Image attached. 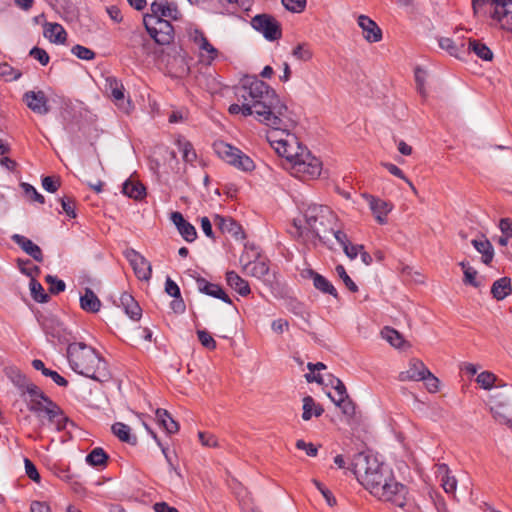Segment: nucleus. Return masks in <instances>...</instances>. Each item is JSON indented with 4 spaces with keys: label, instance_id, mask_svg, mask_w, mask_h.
<instances>
[{
    "label": "nucleus",
    "instance_id": "obj_1",
    "mask_svg": "<svg viewBox=\"0 0 512 512\" xmlns=\"http://www.w3.org/2000/svg\"><path fill=\"white\" fill-rule=\"evenodd\" d=\"M238 103L229 106L230 114L254 116L260 123L268 127H288L286 118V104L281 101L277 93L264 81L246 77L240 86L235 89Z\"/></svg>",
    "mask_w": 512,
    "mask_h": 512
},
{
    "label": "nucleus",
    "instance_id": "obj_2",
    "mask_svg": "<svg viewBox=\"0 0 512 512\" xmlns=\"http://www.w3.org/2000/svg\"><path fill=\"white\" fill-rule=\"evenodd\" d=\"M353 466L357 479L371 494L398 507L405 505L407 487L397 482L392 471L376 457L360 453L355 457Z\"/></svg>",
    "mask_w": 512,
    "mask_h": 512
},
{
    "label": "nucleus",
    "instance_id": "obj_3",
    "mask_svg": "<svg viewBox=\"0 0 512 512\" xmlns=\"http://www.w3.org/2000/svg\"><path fill=\"white\" fill-rule=\"evenodd\" d=\"M286 118L290 125L284 128L271 127L273 131L267 134V141L279 156L287 160L296 176L314 179L321 174L322 163L289 132L294 127V121L289 116L287 106Z\"/></svg>",
    "mask_w": 512,
    "mask_h": 512
},
{
    "label": "nucleus",
    "instance_id": "obj_4",
    "mask_svg": "<svg viewBox=\"0 0 512 512\" xmlns=\"http://www.w3.org/2000/svg\"><path fill=\"white\" fill-rule=\"evenodd\" d=\"M70 368L85 377L104 381L108 377L106 362L92 347L85 343H71L67 348Z\"/></svg>",
    "mask_w": 512,
    "mask_h": 512
},
{
    "label": "nucleus",
    "instance_id": "obj_5",
    "mask_svg": "<svg viewBox=\"0 0 512 512\" xmlns=\"http://www.w3.org/2000/svg\"><path fill=\"white\" fill-rule=\"evenodd\" d=\"M474 12L489 13L502 28L512 31V0H472Z\"/></svg>",
    "mask_w": 512,
    "mask_h": 512
},
{
    "label": "nucleus",
    "instance_id": "obj_6",
    "mask_svg": "<svg viewBox=\"0 0 512 512\" xmlns=\"http://www.w3.org/2000/svg\"><path fill=\"white\" fill-rule=\"evenodd\" d=\"M213 149L219 158L239 170L251 172L255 169V163L248 155L224 141H216Z\"/></svg>",
    "mask_w": 512,
    "mask_h": 512
},
{
    "label": "nucleus",
    "instance_id": "obj_7",
    "mask_svg": "<svg viewBox=\"0 0 512 512\" xmlns=\"http://www.w3.org/2000/svg\"><path fill=\"white\" fill-rule=\"evenodd\" d=\"M172 20L143 17L144 26L150 37L159 45H168L174 40Z\"/></svg>",
    "mask_w": 512,
    "mask_h": 512
},
{
    "label": "nucleus",
    "instance_id": "obj_8",
    "mask_svg": "<svg viewBox=\"0 0 512 512\" xmlns=\"http://www.w3.org/2000/svg\"><path fill=\"white\" fill-rule=\"evenodd\" d=\"M250 24L268 41H276L282 37L280 22L270 14H257L251 19Z\"/></svg>",
    "mask_w": 512,
    "mask_h": 512
},
{
    "label": "nucleus",
    "instance_id": "obj_9",
    "mask_svg": "<svg viewBox=\"0 0 512 512\" xmlns=\"http://www.w3.org/2000/svg\"><path fill=\"white\" fill-rule=\"evenodd\" d=\"M304 217L308 228L319 237V226H325L326 223L331 222L335 215L327 206L311 204L305 210Z\"/></svg>",
    "mask_w": 512,
    "mask_h": 512
},
{
    "label": "nucleus",
    "instance_id": "obj_10",
    "mask_svg": "<svg viewBox=\"0 0 512 512\" xmlns=\"http://www.w3.org/2000/svg\"><path fill=\"white\" fill-rule=\"evenodd\" d=\"M144 17H155L168 20H178L181 18V13L178 6L174 2L168 0H155L150 6V13L144 15Z\"/></svg>",
    "mask_w": 512,
    "mask_h": 512
},
{
    "label": "nucleus",
    "instance_id": "obj_11",
    "mask_svg": "<svg viewBox=\"0 0 512 512\" xmlns=\"http://www.w3.org/2000/svg\"><path fill=\"white\" fill-rule=\"evenodd\" d=\"M127 258L133 267V270L140 280H148L151 277L150 263L138 252L132 250L128 252Z\"/></svg>",
    "mask_w": 512,
    "mask_h": 512
},
{
    "label": "nucleus",
    "instance_id": "obj_12",
    "mask_svg": "<svg viewBox=\"0 0 512 512\" xmlns=\"http://www.w3.org/2000/svg\"><path fill=\"white\" fill-rule=\"evenodd\" d=\"M27 106L35 113L45 115L49 112L48 100L43 91H28L24 94Z\"/></svg>",
    "mask_w": 512,
    "mask_h": 512
},
{
    "label": "nucleus",
    "instance_id": "obj_13",
    "mask_svg": "<svg viewBox=\"0 0 512 512\" xmlns=\"http://www.w3.org/2000/svg\"><path fill=\"white\" fill-rule=\"evenodd\" d=\"M428 374V368L419 359H412L409 362L408 369L402 371L398 375V379L405 381H421L424 375Z\"/></svg>",
    "mask_w": 512,
    "mask_h": 512
},
{
    "label": "nucleus",
    "instance_id": "obj_14",
    "mask_svg": "<svg viewBox=\"0 0 512 512\" xmlns=\"http://www.w3.org/2000/svg\"><path fill=\"white\" fill-rule=\"evenodd\" d=\"M357 22L363 31V37L366 41L375 43L382 39L381 29L371 18L366 15H360Z\"/></svg>",
    "mask_w": 512,
    "mask_h": 512
},
{
    "label": "nucleus",
    "instance_id": "obj_15",
    "mask_svg": "<svg viewBox=\"0 0 512 512\" xmlns=\"http://www.w3.org/2000/svg\"><path fill=\"white\" fill-rule=\"evenodd\" d=\"M43 329L48 336L56 339L58 342L67 340L68 332L62 322L54 316L44 318L42 322Z\"/></svg>",
    "mask_w": 512,
    "mask_h": 512
},
{
    "label": "nucleus",
    "instance_id": "obj_16",
    "mask_svg": "<svg viewBox=\"0 0 512 512\" xmlns=\"http://www.w3.org/2000/svg\"><path fill=\"white\" fill-rule=\"evenodd\" d=\"M108 88L111 93V97L115 103V105L124 110L125 112H128L131 106V102L129 99H126L124 96V86L123 84L118 81L116 78H108Z\"/></svg>",
    "mask_w": 512,
    "mask_h": 512
},
{
    "label": "nucleus",
    "instance_id": "obj_17",
    "mask_svg": "<svg viewBox=\"0 0 512 512\" xmlns=\"http://www.w3.org/2000/svg\"><path fill=\"white\" fill-rule=\"evenodd\" d=\"M11 240L16 243L26 254L31 256L35 261H43V253L41 248L27 237L20 234H13L11 236Z\"/></svg>",
    "mask_w": 512,
    "mask_h": 512
},
{
    "label": "nucleus",
    "instance_id": "obj_18",
    "mask_svg": "<svg viewBox=\"0 0 512 512\" xmlns=\"http://www.w3.org/2000/svg\"><path fill=\"white\" fill-rule=\"evenodd\" d=\"M171 221L177 227L179 233L187 242H193L196 239L197 232L195 227L187 222L180 212H173L171 214Z\"/></svg>",
    "mask_w": 512,
    "mask_h": 512
},
{
    "label": "nucleus",
    "instance_id": "obj_19",
    "mask_svg": "<svg viewBox=\"0 0 512 512\" xmlns=\"http://www.w3.org/2000/svg\"><path fill=\"white\" fill-rule=\"evenodd\" d=\"M197 288L200 292L209 295L214 298L221 299L225 303L231 304V299L229 296L225 293V291L219 286L218 284L210 283L204 278H198L197 281Z\"/></svg>",
    "mask_w": 512,
    "mask_h": 512
},
{
    "label": "nucleus",
    "instance_id": "obj_20",
    "mask_svg": "<svg viewBox=\"0 0 512 512\" xmlns=\"http://www.w3.org/2000/svg\"><path fill=\"white\" fill-rule=\"evenodd\" d=\"M45 414L58 431L66 429L68 423L73 424L55 402L45 406Z\"/></svg>",
    "mask_w": 512,
    "mask_h": 512
},
{
    "label": "nucleus",
    "instance_id": "obj_21",
    "mask_svg": "<svg viewBox=\"0 0 512 512\" xmlns=\"http://www.w3.org/2000/svg\"><path fill=\"white\" fill-rule=\"evenodd\" d=\"M439 47L449 53V55L462 59L466 54V43L461 41H454L448 37H441L438 40Z\"/></svg>",
    "mask_w": 512,
    "mask_h": 512
},
{
    "label": "nucleus",
    "instance_id": "obj_22",
    "mask_svg": "<svg viewBox=\"0 0 512 512\" xmlns=\"http://www.w3.org/2000/svg\"><path fill=\"white\" fill-rule=\"evenodd\" d=\"M471 243L477 252L482 255V262L490 265L494 258V248L491 242L485 236H482L480 239H473Z\"/></svg>",
    "mask_w": 512,
    "mask_h": 512
},
{
    "label": "nucleus",
    "instance_id": "obj_23",
    "mask_svg": "<svg viewBox=\"0 0 512 512\" xmlns=\"http://www.w3.org/2000/svg\"><path fill=\"white\" fill-rule=\"evenodd\" d=\"M80 307L88 313H96L100 310L101 301L90 288H86L80 297Z\"/></svg>",
    "mask_w": 512,
    "mask_h": 512
},
{
    "label": "nucleus",
    "instance_id": "obj_24",
    "mask_svg": "<svg viewBox=\"0 0 512 512\" xmlns=\"http://www.w3.org/2000/svg\"><path fill=\"white\" fill-rule=\"evenodd\" d=\"M44 36L53 43L63 44L66 41L67 33L62 25L47 23L44 26Z\"/></svg>",
    "mask_w": 512,
    "mask_h": 512
},
{
    "label": "nucleus",
    "instance_id": "obj_25",
    "mask_svg": "<svg viewBox=\"0 0 512 512\" xmlns=\"http://www.w3.org/2000/svg\"><path fill=\"white\" fill-rule=\"evenodd\" d=\"M474 52L480 59L484 61H491L493 59V52L484 43L479 40L469 39L466 45V54Z\"/></svg>",
    "mask_w": 512,
    "mask_h": 512
},
{
    "label": "nucleus",
    "instance_id": "obj_26",
    "mask_svg": "<svg viewBox=\"0 0 512 512\" xmlns=\"http://www.w3.org/2000/svg\"><path fill=\"white\" fill-rule=\"evenodd\" d=\"M368 200L370 209L375 215L376 220L381 224L384 223L386 215L391 210L390 205L386 201L373 196H369Z\"/></svg>",
    "mask_w": 512,
    "mask_h": 512
},
{
    "label": "nucleus",
    "instance_id": "obj_27",
    "mask_svg": "<svg viewBox=\"0 0 512 512\" xmlns=\"http://www.w3.org/2000/svg\"><path fill=\"white\" fill-rule=\"evenodd\" d=\"M226 281L227 284L236 292H238L241 296H247L250 293V287L248 282L241 278L236 272H227Z\"/></svg>",
    "mask_w": 512,
    "mask_h": 512
},
{
    "label": "nucleus",
    "instance_id": "obj_28",
    "mask_svg": "<svg viewBox=\"0 0 512 512\" xmlns=\"http://www.w3.org/2000/svg\"><path fill=\"white\" fill-rule=\"evenodd\" d=\"M511 291V279L509 277H502L496 280L491 287V294L498 301L503 300Z\"/></svg>",
    "mask_w": 512,
    "mask_h": 512
},
{
    "label": "nucleus",
    "instance_id": "obj_29",
    "mask_svg": "<svg viewBox=\"0 0 512 512\" xmlns=\"http://www.w3.org/2000/svg\"><path fill=\"white\" fill-rule=\"evenodd\" d=\"M120 303L124 307L125 313L132 320L137 321L140 319L141 308L130 294L123 293L120 297Z\"/></svg>",
    "mask_w": 512,
    "mask_h": 512
},
{
    "label": "nucleus",
    "instance_id": "obj_30",
    "mask_svg": "<svg viewBox=\"0 0 512 512\" xmlns=\"http://www.w3.org/2000/svg\"><path fill=\"white\" fill-rule=\"evenodd\" d=\"M491 406L500 404L501 406L512 405V388L504 385L502 388H498L490 396Z\"/></svg>",
    "mask_w": 512,
    "mask_h": 512
},
{
    "label": "nucleus",
    "instance_id": "obj_31",
    "mask_svg": "<svg viewBox=\"0 0 512 512\" xmlns=\"http://www.w3.org/2000/svg\"><path fill=\"white\" fill-rule=\"evenodd\" d=\"M309 274L313 280V285L317 290L337 297V290L328 279L313 270H309Z\"/></svg>",
    "mask_w": 512,
    "mask_h": 512
},
{
    "label": "nucleus",
    "instance_id": "obj_32",
    "mask_svg": "<svg viewBox=\"0 0 512 512\" xmlns=\"http://www.w3.org/2000/svg\"><path fill=\"white\" fill-rule=\"evenodd\" d=\"M111 430L122 442H126L131 445H135L137 443V437L131 433V428L128 425L122 422H116L112 425Z\"/></svg>",
    "mask_w": 512,
    "mask_h": 512
},
{
    "label": "nucleus",
    "instance_id": "obj_33",
    "mask_svg": "<svg viewBox=\"0 0 512 512\" xmlns=\"http://www.w3.org/2000/svg\"><path fill=\"white\" fill-rule=\"evenodd\" d=\"M156 419L161 427H163L168 434H174L179 430V424L171 417L165 409L156 410Z\"/></svg>",
    "mask_w": 512,
    "mask_h": 512
},
{
    "label": "nucleus",
    "instance_id": "obj_34",
    "mask_svg": "<svg viewBox=\"0 0 512 512\" xmlns=\"http://www.w3.org/2000/svg\"><path fill=\"white\" fill-rule=\"evenodd\" d=\"M122 192L130 198L140 200L145 196L146 189L141 183L128 179L123 184Z\"/></svg>",
    "mask_w": 512,
    "mask_h": 512
},
{
    "label": "nucleus",
    "instance_id": "obj_35",
    "mask_svg": "<svg viewBox=\"0 0 512 512\" xmlns=\"http://www.w3.org/2000/svg\"><path fill=\"white\" fill-rule=\"evenodd\" d=\"M323 412L324 409L320 405L316 404L311 396L304 397L302 413L303 420L308 421L312 418V416L319 417Z\"/></svg>",
    "mask_w": 512,
    "mask_h": 512
},
{
    "label": "nucleus",
    "instance_id": "obj_36",
    "mask_svg": "<svg viewBox=\"0 0 512 512\" xmlns=\"http://www.w3.org/2000/svg\"><path fill=\"white\" fill-rule=\"evenodd\" d=\"M491 413L496 421L501 424H510L512 419V405L511 406H501L500 404H496L495 406L490 407Z\"/></svg>",
    "mask_w": 512,
    "mask_h": 512
},
{
    "label": "nucleus",
    "instance_id": "obj_37",
    "mask_svg": "<svg viewBox=\"0 0 512 512\" xmlns=\"http://www.w3.org/2000/svg\"><path fill=\"white\" fill-rule=\"evenodd\" d=\"M214 223L222 232H227L234 236H237L240 231V226L231 218H224L220 215H215Z\"/></svg>",
    "mask_w": 512,
    "mask_h": 512
},
{
    "label": "nucleus",
    "instance_id": "obj_38",
    "mask_svg": "<svg viewBox=\"0 0 512 512\" xmlns=\"http://www.w3.org/2000/svg\"><path fill=\"white\" fill-rule=\"evenodd\" d=\"M439 472L442 474V487L446 493H454L457 487V480L454 476L449 474V468L447 465L442 464L439 466Z\"/></svg>",
    "mask_w": 512,
    "mask_h": 512
},
{
    "label": "nucleus",
    "instance_id": "obj_39",
    "mask_svg": "<svg viewBox=\"0 0 512 512\" xmlns=\"http://www.w3.org/2000/svg\"><path fill=\"white\" fill-rule=\"evenodd\" d=\"M176 144L179 150L181 151L182 158L185 162L192 163L193 161H195L197 155L193 148V145L189 141H187L185 138L179 137L176 140Z\"/></svg>",
    "mask_w": 512,
    "mask_h": 512
},
{
    "label": "nucleus",
    "instance_id": "obj_40",
    "mask_svg": "<svg viewBox=\"0 0 512 512\" xmlns=\"http://www.w3.org/2000/svg\"><path fill=\"white\" fill-rule=\"evenodd\" d=\"M244 270L248 275L261 279L268 274L269 267L265 262L257 261L248 263Z\"/></svg>",
    "mask_w": 512,
    "mask_h": 512
},
{
    "label": "nucleus",
    "instance_id": "obj_41",
    "mask_svg": "<svg viewBox=\"0 0 512 512\" xmlns=\"http://www.w3.org/2000/svg\"><path fill=\"white\" fill-rule=\"evenodd\" d=\"M22 393H28L30 399H43V401L46 403L45 406H49V404L54 403L48 396L43 393V391L38 386L31 382L26 384L22 390Z\"/></svg>",
    "mask_w": 512,
    "mask_h": 512
},
{
    "label": "nucleus",
    "instance_id": "obj_42",
    "mask_svg": "<svg viewBox=\"0 0 512 512\" xmlns=\"http://www.w3.org/2000/svg\"><path fill=\"white\" fill-rule=\"evenodd\" d=\"M108 459V455L102 448H94L86 457V461L92 466L105 465Z\"/></svg>",
    "mask_w": 512,
    "mask_h": 512
},
{
    "label": "nucleus",
    "instance_id": "obj_43",
    "mask_svg": "<svg viewBox=\"0 0 512 512\" xmlns=\"http://www.w3.org/2000/svg\"><path fill=\"white\" fill-rule=\"evenodd\" d=\"M292 55L297 60L307 62L312 59L313 52L308 43H300L293 48Z\"/></svg>",
    "mask_w": 512,
    "mask_h": 512
},
{
    "label": "nucleus",
    "instance_id": "obj_44",
    "mask_svg": "<svg viewBox=\"0 0 512 512\" xmlns=\"http://www.w3.org/2000/svg\"><path fill=\"white\" fill-rule=\"evenodd\" d=\"M30 291L33 299L39 303H45L48 301L49 296L45 293L43 286L34 278L30 281Z\"/></svg>",
    "mask_w": 512,
    "mask_h": 512
},
{
    "label": "nucleus",
    "instance_id": "obj_45",
    "mask_svg": "<svg viewBox=\"0 0 512 512\" xmlns=\"http://www.w3.org/2000/svg\"><path fill=\"white\" fill-rule=\"evenodd\" d=\"M384 339H386L392 346L399 348L402 346L404 340L401 334L395 329L386 327L381 332Z\"/></svg>",
    "mask_w": 512,
    "mask_h": 512
},
{
    "label": "nucleus",
    "instance_id": "obj_46",
    "mask_svg": "<svg viewBox=\"0 0 512 512\" xmlns=\"http://www.w3.org/2000/svg\"><path fill=\"white\" fill-rule=\"evenodd\" d=\"M496 380V375L489 371L481 372L476 378L477 383L485 390L491 389Z\"/></svg>",
    "mask_w": 512,
    "mask_h": 512
},
{
    "label": "nucleus",
    "instance_id": "obj_47",
    "mask_svg": "<svg viewBox=\"0 0 512 512\" xmlns=\"http://www.w3.org/2000/svg\"><path fill=\"white\" fill-rule=\"evenodd\" d=\"M199 50L202 60L207 64H211L218 56V50L209 41L199 48Z\"/></svg>",
    "mask_w": 512,
    "mask_h": 512
},
{
    "label": "nucleus",
    "instance_id": "obj_48",
    "mask_svg": "<svg viewBox=\"0 0 512 512\" xmlns=\"http://www.w3.org/2000/svg\"><path fill=\"white\" fill-rule=\"evenodd\" d=\"M71 52L77 58L82 60H93L96 56L95 52L85 46L75 45L72 47Z\"/></svg>",
    "mask_w": 512,
    "mask_h": 512
},
{
    "label": "nucleus",
    "instance_id": "obj_49",
    "mask_svg": "<svg viewBox=\"0 0 512 512\" xmlns=\"http://www.w3.org/2000/svg\"><path fill=\"white\" fill-rule=\"evenodd\" d=\"M333 388L337 395V397H333V396H331V394H329V397L331 398V400L333 402L341 403V402H343V400H345L349 397L348 393L346 391V387L341 380L335 379V384H333Z\"/></svg>",
    "mask_w": 512,
    "mask_h": 512
},
{
    "label": "nucleus",
    "instance_id": "obj_50",
    "mask_svg": "<svg viewBox=\"0 0 512 512\" xmlns=\"http://www.w3.org/2000/svg\"><path fill=\"white\" fill-rule=\"evenodd\" d=\"M45 281L50 285L49 291L52 294H58L60 292H63L66 288V284L64 281L58 279L55 276L47 275L45 277Z\"/></svg>",
    "mask_w": 512,
    "mask_h": 512
},
{
    "label": "nucleus",
    "instance_id": "obj_51",
    "mask_svg": "<svg viewBox=\"0 0 512 512\" xmlns=\"http://www.w3.org/2000/svg\"><path fill=\"white\" fill-rule=\"evenodd\" d=\"M392 175L400 178V179H403L408 185L409 187L412 189V191L414 193H417V190L415 188V186L413 185V183L408 179L406 178V176L404 175V173L402 172V170L397 167L395 164H392V163H383L382 164Z\"/></svg>",
    "mask_w": 512,
    "mask_h": 512
},
{
    "label": "nucleus",
    "instance_id": "obj_52",
    "mask_svg": "<svg viewBox=\"0 0 512 512\" xmlns=\"http://www.w3.org/2000/svg\"><path fill=\"white\" fill-rule=\"evenodd\" d=\"M197 336L203 347L210 350H214L216 348V341L208 331L197 330Z\"/></svg>",
    "mask_w": 512,
    "mask_h": 512
},
{
    "label": "nucleus",
    "instance_id": "obj_53",
    "mask_svg": "<svg viewBox=\"0 0 512 512\" xmlns=\"http://www.w3.org/2000/svg\"><path fill=\"white\" fill-rule=\"evenodd\" d=\"M337 275L343 280L345 286L351 291L356 292L358 291L357 285L353 282V280L349 277L347 274L345 268L343 265H337L336 268Z\"/></svg>",
    "mask_w": 512,
    "mask_h": 512
},
{
    "label": "nucleus",
    "instance_id": "obj_54",
    "mask_svg": "<svg viewBox=\"0 0 512 512\" xmlns=\"http://www.w3.org/2000/svg\"><path fill=\"white\" fill-rule=\"evenodd\" d=\"M18 267L23 274L31 277V279L34 278L35 274H38L40 272L39 267L32 265L29 260L24 261L18 259Z\"/></svg>",
    "mask_w": 512,
    "mask_h": 512
},
{
    "label": "nucleus",
    "instance_id": "obj_55",
    "mask_svg": "<svg viewBox=\"0 0 512 512\" xmlns=\"http://www.w3.org/2000/svg\"><path fill=\"white\" fill-rule=\"evenodd\" d=\"M283 6L290 12L300 13L306 7V0H281Z\"/></svg>",
    "mask_w": 512,
    "mask_h": 512
},
{
    "label": "nucleus",
    "instance_id": "obj_56",
    "mask_svg": "<svg viewBox=\"0 0 512 512\" xmlns=\"http://www.w3.org/2000/svg\"><path fill=\"white\" fill-rule=\"evenodd\" d=\"M421 381H424L426 388L430 393H436L439 390V380L429 370L428 374L424 375V378Z\"/></svg>",
    "mask_w": 512,
    "mask_h": 512
},
{
    "label": "nucleus",
    "instance_id": "obj_57",
    "mask_svg": "<svg viewBox=\"0 0 512 512\" xmlns=\"http://www.w3.org/2000/svg\"><path fill=\"white\" fill-rule=\"evenodd\" d=\"M22 188L24 190V193L27 197H29L30 199L36 201V202H39L41 204H43L45 202V199L44 197L37 192V190L30 184L28 183H22Z\"/></svg>",
    "mask_w": 512,
    "mask_h": 512
},
{
    "label": "nucleus",
    "instance_id": "obj_58",
    "mask_svg": "<svg viewBox=\"0 0 512 512\" xmlns=\"http://www.w3.org/2000/svg\"><path fill=\"white\" fill-rule=\"evenodd\" d=\"M30 56L39 61L43 66L49 63L50 57L48 53L39 47H34L30 51Z\"/></svg>",
    "mask_w": 512,
    "mask_h": 512
},
{
    "label": "nucleus",
    "instance_id": "obj_59",
    "mask_svg": "<svg viewBox=\"0 0 512 512\" xmlns=\"http://www.w3.org/2000/svg\"><path fill=\"white\" fill-rule=\"evenodd\" d=\"M60 202L62 209L67 214V216L75 218L76 213L74 200L71 197H63L60 199Z\"/></svg>",
    "mask_w": 512,
    "mask_h": 512
},
{
    "label": "nucleus",
    "instance_id": "obj_60",
    "mask_svg": "<svg viewBox=\"0 0 512 512\" xmlns=\"http://www.w3.org/2000/svg\"><path fill=\"white\" fill-rule=\"evenodd\" d=\"M199 440L203 446L206 447H218L219 443L215 435L206 433V432H199L198 433Z\"/></svg>",
    "mask_w": 512,
    "mask_h": 512
},
{
    "label": "nucleus",
    "instance_id": "obj_61",
    "mask_svg": "<svg viewBox=\"0 0 512 512\" xmlns=\"http://www.w3.org/2000/svg\"><path fill=\"white\" fill-rule=\"evenodd\" d=\"M42 187L50 193H54L60 187V180L51 176H46L42 179Z\"/></svg>",
    "mask_w": 512,
    "mask_h": 512
},
{
    "label": "nucleus",
    "instance_id": "obj_62",
    "mask_svg": "<svg viewBox=\"0 0 512 512\" xmlns=\"http://www.w3.org/2000/svg\"><path fill=\"white\" fill-rule=\"evenodd\" d=\"M24 463L27 476L34 482L38 483L40 481V474L38 473L36 466L28 458H25Z\"/></svg>",
    "mask_w": 512,
    "mask_h": 512
},
{
    "label": "nucleus",
    "instance_id": "obj_63",
    "mask_svg": "<svg viewBox=\"0 0 512 512\" xmlns=\"http://www.w3.org/2000/svg\"><path fill=\"white\" fill-rule=\"evenodd\" d=\"M165 291L168 295L174 298H179L181 296L179 286L170 277H167L166 279Z\"/></svg>",
    "mask_w": 512,
    "mask_h": 512
},
{
    "label": "nucleus",
    "instance_id": "obj_64",
    "mask_svg": "<svg viewBox=\"0 0 512 512\" xmlns=\"http://www.w3.org/2000/svg\"><path fill=\"white\" fill-rule=\"evenodd\" d=\"M190 38L198 48H201L204 44H207L208 41L204 33L198 29H194L190 32Z\"/></svg>",
    "mask_w": 512,
    "mask_h": 512
}]
</instances>
